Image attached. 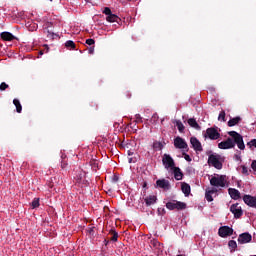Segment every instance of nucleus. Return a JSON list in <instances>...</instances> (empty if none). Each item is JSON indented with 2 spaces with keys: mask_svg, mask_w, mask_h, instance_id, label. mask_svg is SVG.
Segmentation results:
<instances>
[{
  "mask_svg": "<svg viewBox=\"0 0 256 256\" xmlns=\"http://www.w3.org/2000/svg\"><path fill=\"white\" fill-rule=\"evenodd\" d=\"M228 135L230 136L226 140L218 143V149H235L237 145L240 151H245V142L243 141V136L236 131H229Z\"/></svg>",
  "mask_w": 256,
  "mask_h": 256,
  "instance_id": "f257e3e1",
  "label": "nucleus"
},
{
  "mask_svg": "<svg viewBox=\"0 0 256 256\" xmlns=\"http://www.w3.org/2000/svg\"><path fill=\"white\" fill-rule=\"evenodd\" d=\"M223 163H225V157L220 154L213 153L208 156V165L214 169H223Z\"/></svg>",
  "mask_w": 256,
  "mask_h": 256,
  "instance_id": "f03ea898",
  "label": "nucleus"
},
{
  "mask_svg": "<svg viewBox=\"0 0 256 256\" xmlns=\"http://www.w3.org/2000/svg\"><path fill=\"white\" fill-rule=\"evenodd\" d=\"M210 185H212V187H217L220 189L227 187V176L219 175V174H217L216 176H213L210 179Z\"/></svg>",
  "mask_w": 256,
  "mask_h": 256,
  "instance_id": "7ed1b4c3",
  "label": "nucleus"
},
{
  "mask_svg": "<svg viewBox=\"0 0 256 256\" xmlns=\"http://www.w3.org/2000/svg\"><path fill=\"white\" fill-rule=\"evenodd\" d=\"M162 163L165 169H167V171L175 169V160H173V157H171V155L169 154H164L162 157Z\"/></svg>",
  "mask_w": 256,
  "mask_h": 256,
  "instance_id": "20e7f679",
  "label": "nucleus"
},
{
  "mask_svg": "<svg viewBox=\"0 0 256 256\" xmlns=\"http://www.w3.org/2000/svg\"><path fill=\"white\" fill-rule=\"evenodd\" d=\"M204 137H208V139H211V141H217V139L221 137V134L219 133V130H217V128L211 127L206 129Z\"/></svg>",
  "mask_w": 256,
  "mask_h": 256,
  "instance_id": "39448f33",
  "label": "nucleus"
},
{
  "mask_svg": "<svg viewBox=\"0 0 256 256\" xmlns=\"http://www.w3.org/2000/svg\"><path fill=\"white\" fill-rule=\"evenodd\" d=\"M187 207V204L179 201H170L166 203V209L173 211L174 209L183 210Z\"/></svg>",
  "mask_w": 256,
  "mask_h": 256,
  "instance_id": "423d86ee",
  "label": "nucleus"
},
{
  "mask_svg": "<svg viewBox=\"0 0 256 256\" xmlns=\"http://www.w3.org/2000/svg\"><path fill=\"white\" fill-rule=\"evenodd\" d=\"M103 13L104 15H107L106 21H108V23H117V21H119V16L113 14V12H111V8L105 7Z\"/></svg>",
  "mask_w": 256,
  "mask_h": 256,
  "instance_id": "0eeeda50",
  "label": "nucleus"
},
{
  "mask_svg": "<svg viewBox=\"0 0 256 256\" xmlns=\"http://www.w3.org/2000/svg\"><path fill=\"white\" fill-rule=\"evenodd\" d=\"M230 211L234 214L235 219H241L243 217V208L239 203L232 204L230 206Z\"/></svg>",
  "mask_w": 256,
  "mask_h": 256,
  "instance_id": "6e6552de",
  "label": "nucleus"
},
{
  "mask_svg": "<svg viewBox=\"0 0 256 256\" xmlns=\"http://www.w3.org/2000/svg\"><path fill=\"white\" fill-rule=\"evenodd\" d=\"M174 146L176 147V149H184L185 151H189V146L187 145V142H185V139L179 136L174 139Z\"/></svg>",
  "mask_w": 256,
  "mask_h": 256,
  "instance_id": "1a4fd4ad",
  "label": "nucleus"
},
{
  "mask_svg": "<svg viewBox=\"0 0 256 256\" xmlns=\"http://www.w3.org/2000/svg\"><path fill=\"white\" fill-rule=\"evenodd\" d=\"M218 235L223 238L231 237V235H233V228L229 226H222L218 230Z\"/></svg>",
  "mask_w": 256,
  "mask_h": 256,
  "instance_id": "9d476101",
  "label": "nucleus"
},
{
  "mask_svg": "<svg viewBox=\"0 0 256 256\" xmlns=\"http://www.w3.org/2000/svg\"><path fill=\"white\" fill-rule=\"evenodd\" d=\"M253 236L249 232H244L238 236V243L240 245H245L246 243H251Z\"/></svg>",
  "mask_w": 256,
  "mask_h": 256,
  "instance_id": "9b49d317",
  "label": "nucleus"
},
{
  "mask_svg": "<svg viewBox=\"0 0 256 256\" xmlns=\"http://www.w3.org/2000/svg\"><path fill=\"white\" fill-rule=\"evenodd\" d=\"M243 201L245 205H248V207H252L253 209H256V197L251 195H244Z\"/></svg>",
  "mask_w": 256,
  "mask_h": 256,
  "instance_id": "f8f14e48",
  "label": "nucleus"
},
{
  "mask_svg": "<svg viewBox=\"0 0 256 256\" xmlns=\"http://www.w3.org/2000/svg\"><path fill=\"white\" fill-rule=\"evenodd\" d=\"M156 185L164 191H169V189H171V183L169 182V180L159 179L156 181Z\"/></svg>",
  "mask_w": 256,
  "mask_h": 256,
  "instance_id": "ddd939ff",
  "label": "nucleus"
},
{
  "mask_svg": "<svg viewBox=\"0 0 256 256\" xmlns=\"http://www.w3.org/2000/svg\"><path fill=\"white\" fill-rule=\"evenodd\" d=\"M190 143H191L194 151L199 152V153H201V151H203V146L201 145V142L199 141V139L192 137L190 139Z\"/></svg>",
  "mask_w": 256,
  "mask_h": 256,
  "instance_id": "4468645a",
  "label": "nucleus"
},
{
  "mask_svg": "<svg viewBox=\"0 0 256 256\" xmlns=\"http://www.w3.org/2000/svg\"><path fill=\"white\" fill-rule=\"evenodd\" d=\"M228 193H229L231 199H234V201L241 199V192H239V190H237L235 188H229Z\"/></svg>",
  "mask_w": 256,
  "mask_h": 256,
  "instance_id": "2eb2a0df",
  "label": "nucleus"
},
{
  "mask_svg": "<svg viewBox=\"0 0 256 256\" xmlns=\"http://www.w3.org/2000/svg\"><path fill=\"white\" fill-rule=\"evenodd\" d=\"M171 171H173L174 179H176V181H181V179H183V172H181V169L179 167L174 166Z\"/></svg>",
  "mask_w": 256,
  "mask_h": 256,
  "instance_id": "dca6fc26",
  "label": "nucleus"
},
{
  "mask_svg": "<svg viewBox=\"0 0 256 256\" xmlns=\"http://www.w3.org/2000/svg\"><path fill=\"white\" fill-rule=\"evenodd\" d=\"M144 201L148 207L151 205H155V203H157V196L155 195L147 196Z\"/></svg>",
  "mask_w": 256,
  "mask_h": 256,
  "instance_id": "f3484780",
  "label": "nucleus"
},
{
  "mask_svg": "<svg viewBox=\"0 0 256 256\" xmlns=\"http://www.w3.org/2000/svg\"><path fill=\"white\" fill-rule=\"evenodd\" d=\"M86 175H87V174H86L85 172L80 171V172L76 175L75 179H76V181H77L78 183H87Z\"/></svg>",
  "mask_w": 256,
  "mask_h": 256,
  "instance_id": "a211bd4d",
  "label": "nucleus"
},
{
  "mask_svg": "<svg viewBox=\"0 0 256 256\" xmlns=\"http://www.w3.org/2000/svg\"><path fill=\"white\" fill-rule=\"evenodd\" d=\"M182 193H184L185 197H189L191 193V186L187 183H182L181 185Z\"/></svg>",
  "mask_w": 256,
  "mask_h": 256,
  "instance_id": "6ab92c4d",
  "label": "nucleus"
},
{
  "mask_svg": "<svg viewBox=\"0 0 256 256\" xmlns=\"http://www.w3.org/2000/svg\"><path fill=\"white\" fill-rule=\"evenodd\" d=\"M188 125L190 127H193V129H196L197 131H201V126H199V123H197V120H195V118L188 119Z\"/></svg>",
  "mask_w": 256,
  "mask_h": 256,
  "instance_id": "aec40b11",
  "label": "nucleus"
},
{
  "mask_svg": "<svg viewBox=\"0 0 256 256\" xmlns=\"http://www.w3.org/2000/svg\"><path fill=\"white\" fill-rule=\"evenodd\" d=\"M216 192H217V190H215V189L206 190L205 199L208 201V203H211L213 201V195Z\"/></svg>",
  "mask_w": 256,
  "mask_h": 256,
  "instance_id": "412c9836",
  "label": "nucleus"
},
{
  "mask_svg": "<svg viewBox=\"0 0 256 256\" xmlns=\"http://www.w3.org/2000/svg\"><path fill=\"white\" fill-rule=\"evenodd\" d=\"M0 37L3 39V41H13V39H15V37L10 32H2Z\"/></svg>",
  "mask_w": 256,
  "mask_h": 256,
  "instance_id": "4be33fe9",
  "label": "nucleus"
},
{
  "mask_svg": "<svg viewBox=\"0 0 256 256\" xmlns=\"http://www.w3.org/2000/svg\"><path fill=\"white\" fill-rule=\"evenodd\" d=\"M239 121H241V117H239V116L231 118L228 121V127H235V125L239 124Z\"/></svg>",
  "mask_w": 256,
  "mask_h": 256,
  "instance_id": "5701e85b",
  "label": "nucleus"
},
{
  "mask_svg": "<svg viewBox=\"0 0 256 256\" xmlns=\"http://www.w3.org/2000/svg\"><path fill=\"white\" fill-rule=\"evenodd\" d=\"M179 133H183V131H185V125H183V122H181V120H175L174 121Z\"/></svg>",
  "mask_w": 256,
  "mask_h": 256,
  "instance_id": "b1692460",
  "label": "nucleus"
},
{
  "mask_svg": "<svg viewBox=\"0 0 256 256\" xmlns=\"http://www.w3.org/2000/svg\"><path fill=\"white\" fill-rule=\"evenodd\" d=\"M13 104L16 107L17 113H21V111H23V107L21 106V102L19 101V99H14Z\"/></svg>",
  "mask_w": 256,
  "mask_h": 256,
  "instance_id": "393cba45",
  "label": "nucleus"
},
{
  "mask_svg": "<svg viewBox=\"0 0 256 256\" xmlns=\"http://www.w3.org/2000/svg\"><path fill=\"white\" fill-rule=\"evenodd\" d=\"M228 247H229L231 253H233V251H235V249H237V242L235 240H230L228 242Z\"/></svg>",
  "mask_w": 256,
  "mask_h": 256,
  "instance_id": "a878e982",
  "label": "nucleus"
},
{
  "mask_svg": "<svg viewBox=\"0 0 256 256\" xmlns=\"http://www.w3.org/2000/svg\"><path fill=\"white\" fill-rule=\"evenodd\" d=\"M153 149L155 151H161V149H163V144L161 142H159V141H155L153 143Z\"/></svg>",
  "mask_w": 256,
  "mask_h": 256,
  "instance_id": "bb28decb",
  "label": "nucleus"
},
{
  "mask_svg": "<svg viewBox=\"0 0 256 256\" xmlns=\"http://www.w3.org/2000/svg\"><path fill=\"white\" fill-rule=\"evenodd\" d=\"M111 241L113 242H117V239H119V234L117 233V231L115 230H111Z\"/></svg>",
  "mask_w": 256,
  "mask_h": 256,
  "instance_id": "cd10ccee",
  "label": "nucleus"
},
{
  "mask_svg": "<svg viewBox=\"0 0 256 256\" xmlns=\"http://www.w3.org/2000/svg\"><path fill=\"white\" fill-rule=\"evenodd\" d=\"M65 47L70 48V49H75V42H73L72 40H68L65 43Z\"/></svg>",
  "mask_w": 256,
  "mask_h": 256,
  "instance_id": "c85d7f7f",
  "label": "nucleus"
},
{
  "mask_svg": "<svg viewBox=\"0 0 256 256\" xmlns=\"http://www.w3.org/2000/svg\"><path fill=\"white\" fill-rule=\"evenodd\" d=\"M247 147H249V149H253V147H255L256 149V139H252L251 141L247 142Z\"/></svg>",
  "mask_w": 256,
  "mask_h": 256,
  "instance_id": "c756f323",
  "label": "nucleus"
},
{
  "mask_svg": "<svg viewBox=\"0 0 256 256\" xmlns=\"http://www.w3.org/2000/svg\"><path fill=\"white\" fill-rule=\"evenodd\" d=\"M242 169V175H249V173H251V170H249V168L245 165L241 166Z\"/></svg>",
  "mask_w": 256,
  "mask_h": 256,
  "instance_id": "7c9ffc66",
  "label": "nucleus"
},
{
  "mask_svg": "<svg viewBox=\"0 0 256 256\" xmlns=\"http://www.w3.org/2000/svg\"><path fill=\"white\" fill-rule=\"evenodd\" d=\"M26 26L28 27L29 31H37V24H30L29 22L26 23Z\"/></svg>",
  "mask_w": 256,
  "mask_h": 256,
  "instance_id": "2f4dec72",
  "label": "nucleus"
},
{
  "mask_svg": "<svg viewBox=\"0 0 256 256\" xmlns=\"http://www.w3.org/2000/svg\"><path fill=\"white\" fill-rule=\"evenodd\" d=\"M37 207H39V198H35L32 201V209H37Z\"/></svg>",
  "mask_w": 256,
  "mask_h": 256,
  "instance_id": "473e14b6",
  "label": "nucleus"
},
{
  "mask_svg": "<svg viewBox=\"0 0 256 256\" xmlns=\"http://www.w3.org/2000/svg\"><path fill=\"white\" fill-rule=\"evenodd\" d=\"M218 121H225V111H221L218 116Z\"/></svg>",
  "mask_w": 256,
  "mask_h": 256,
  "instance_id": "72a5a7b5",
  "label": "nucleus"
},
{
  "mask_svg": "<svg viewBox=\"0 0 256 256\" xmlns=\"http://www.w3.org/2000/svg\"><path fill=\"white\" fill-rule=\"evenodd\" d=\"M9 87V85H7V83L2 82L0 84V91H5V89H7Z\"/></svg>",
  "mask_w": 256,
  "mask_h": 256,
  "instance_id": "f704fd0d",
  "label": "nucleus"
},
{
  "mask_svg": "<svg viewBox=\"0 0 256 256\" xmlns=\"http://www.w3.org/2000/svg\"><path fill=\"white\" fill-rule=\"evenodd\" d=\"M183 155H184L185 161H188V163H191V161H192L191 156H189V154H187V153H183Z\"/></svg>",
  "mask_w": 256,
  "mask_h": 256,
  "instance_id": "c9c22d12",
  "label": "nucleus"
},
{
  "mask_svg": "<svg viewBox=\"0 0 256 256\" xmlns=\"http://www.w3.org/2000/svg\"><path fill=\"white\" fill-rule=\"evenodd\" d=\"M86 45H95V40L92 38H89L86 40Z\"/></svg>",
  "mask_w": 256,
  "mask_h": 256,
  "instance_id": "e433bc0d",
  "label": "nucleus"
},
{
  "mask_svg": "<svg viewBox=\"0 0 256 256\" xmlns=\"http://www.w3.org/2000/svg\"><path fill=\"white\" fill-rule=\"evenodd\" d=\"M251 169L256 173V160H253L251 163Z\"/></svg>",
  "mask_w": 256,
  "mask_h": 256,
  "instance_id": "4c0bfd02",
  "label": "nucleus"
},
{
  "mask_svg": "<svg viewBox=\"0 0 256 256\" xmlns=\"http://www.w3.org/2000/svg\"><path fill=\"white\" fill-rule=\"evenodd\" d=\"M136 123H141V114H136L135 115Z\"/></svg>",
  "mask_w": 256,
  "mask_h": 256,
  "instance_id": "58836bf2",
  "label": "nucleus"
},
{
  "mask_svg": "<svg viewBox=\"0 0 256 256\" xmlns=\"http://www.w3.org/2000/svg\"><path fill=\"white\" fill-rule=\"evenodd\" d=\"M88 53H89L90 55H93V53H95V47H90V48L88 49Z\"/></svg>",
  "mask_w": 256,
  "mask_h": 256,
  "instance_id": "ea45409f",
  "label": "nucleus"
},
{
  "mask_svg": "<svg viewBox=\"0 0 256 256\" xmlns=\"http://www.w3.org/2000/svg\"><path fill=\"white\" fill-rule=\"evenodd\" d=\"M234 159L235 161H241V154H235Z\"/></svg>",
  "mask_w": 256,
  "mask_h": 256,
  "instance_id": "a19ab883",
  "label": "nucleus"
},
{
  "mask_svg": "<svg viewBox=\"0 0 256 256\" xmlns=\"http://www.w3.org/2000/svg\"><path fill=\"white\" fill-rule=\"evenodd\" d=\"M61 167H62V169H65V167H67V164H66L65 161H62V162H61Z\"/></svg>",
  "mask_w": 256,
  "mask_h": 256,
  "instance_id": "79ce46f5",
  "label": "nucleus"
},
{
  "mask_svg": "<svg viewBox=\"0 0 256 256\" xmlns=\"http://www.w3.org/2000/svg\"><path fill=\"white\" fill-rule=\"evenodd\" d=\"M45 50H46V53L49 52V46L48 45H45Z\"/></svg>",
  "mask_w": 256,
  "mask_h": 256,
  "instance_id": "37998d69",
  "label": "nucleus"
},
{
  "mask_svg": "<svg viewBox=\"0 0 256 256\" xmlns=\"http://www.w3.org/2000/svg\"><path fill=\"white\" fill-rule=\"evenodd\" d=\"M129 163H135V161L133 160V158H129Z\"/></svg>",
  "mask_w": 256,
  "mask_h": 256,
  "instance_id": "c03bdc74",
  "label": "nucleus"
},
{
  "mask_svg": "<svg viewBox=\"0 0 256 256\" xmlns=\"http://www.w3.org/2000/svg\"><path fill=\"white\" fill-rule=\"evenodd\" d=\"M154 245H158L159 247H161V244L157 241H154Z\"/></svg>",
  "mask_w": 256,
  "mask_h": 256,
  "instance_id": "a18cd8bd",
  "label": "nucleus"
},
{
  "mask_svg": "<svg viewBox=\"0 0 256 256\" xmlns=\"http://www.w3.org/2000/svg\"><path fill=\"white\" fill-rule=\"evenodd\" d=\"M113 181L117 182V181H119V178L115 176V177L113 178Z\"/></svg>",
  "mask_w": 256,
  "mask_h": 256,
  "instance_id": "49530a36",
  "label": "nucleus"
},
{
  "mask_svg": "<svg viewBox=\"0 0 256 256\" xmlns=\"http://www.w3.org/2000/svg\"><path fill=\"white\" fill-rule=\"evenodd\" d=\"M128 155H129V156L133 155V152L128 151Z\"/></svg>",
  "mask_w": 256,
  "mask_h": 256,
  "instance_id": "de8ad7c7",
  "label": "nucleus"
},
{
  "mask_svg": "<svg viewBox=\"0 0 256 256\" xmlns=\"http://www.w3.org/2000/svg\"><path fill=\"white\" fill-rule=\"evenodd\" d=\"M39 53H40V55H43V51H40Z\"/></svg>",
  "mask_w": 256,
  "mask_h": 256,
  "instance_id": "09e8293b",
  "label": "nucleus"
}]
</instances>
